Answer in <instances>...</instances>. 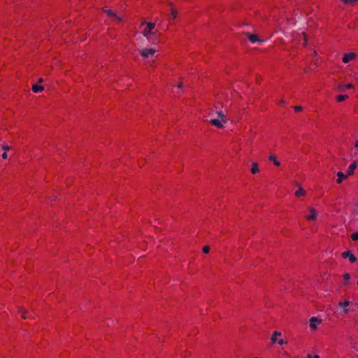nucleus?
<instances>
[{
	"label": "nucleus",
	"instance_id": "nucleus-1",
	"mask_svg": "<svg viewBox=\"0 0 358 358\" xmlns=\"http://www.w3.org/2000/svg\"><path fill=\"white\" fill-rule=\"evenodd\" d=\"M210 117L209 122L218 129H223L227 122L226 113L220 110L212 109L208 114Z\"/></svg>",
	"mask_w": 358,
	"mask_h": 358
},
{
	"label": "nucleus",
	"instance_id": "nucleus-2",
	"mask_svg": "<svg viewBox=\"0 0 358 358\" xmlns=\"http://www.w3.org/2000/svg\"><path fill=\"white\" fill-rule=\"evenodd\" d=\"M140 31L149 41H155L157 37L158 30L153 22H142Z\"/></svg>",
	"mask_w": 358,
	"mask_h": 358
},
{
	"label": "nucleus",
	"instance_id": "nucleus-3",
	"mask_svg": "<svg viewBox=\"0 0 358 358\" xmlns=\"http://www.w3.org/2000/svg\"><path fill=\"white\" fill-rule=\"evenodd\" d=\"M141 56L145 59L152 58L157 50L155 48H145L143 49L140 50Z\"/></svg>",
	"mask_w": 358,
	"mask_h": 358
},
{
	"label": "nucleus",
	"instance_id": "nucleus-4",
	"mask_svg": "<svg viewBox=\"0 0 358 358\" xmlns=\"http://www.w3.org/2000/svg\"><path fill=\"white\" fill-rule=\"evenodd\" d=\"M319 215L318 211L313 207H308L305 218L308 222L315 221Z\"/></svg>",
	"mask_w": 358,
	"mask_h": 358
},
{
	"label": "nucleus",
	"instance_id": "nucleus-5",
	"mask_svg": "<svg viewBox=\"0 0 358 358\" xmlns=\"http://www.w3.org/2000/svg\"><path fill=\"white\" fill-rule=\"evenodd\" d=\"M322 322V319L317 317H312L309 320V327L312 330L316 331L318 329V326L320 325Z\"/></svg>",
	"mask_w": 358,
	"mask_h": 358
},
{
	"label": "nucleus",
	"instance_id": "nucleus-6",
	"mask_svg": "<svg viewBox=\"0 0 358 358\" xmlns=\"http://www.w3.org/2000/svg\"><path fill=\"white\" fill-rule=\"evenodd\" d=\"M341 257L343 259L348 258L350 263H354L357 260V258L355 257V256L350 250H347V251L342 252Z\"/></svg>",
	"mask_w": 358,
	"mask_h": 358
},
{
	"label": "nucleus",
	"instance_id": "nucleus-7",
	"mask_svg": "<svg viewBox=\"0 0 358 358\" xmlns=\"http://www.w3.org/2000/svg\"><path fill=\"white\" fill-rule=\"evenodd\" d=\"M356 58V54L354 52H348L343 55L342 61L343 63L347 64L351 61L355 60Z\"/></svg>",
	"mask_w": 358,
	"mask_h": 358
},
{
	"label": "nucleus",
	"instance_id": "nucleus-8",
	"mask_svg": "<svg viewBox=\"0 0 358 358\" xmlns=\"http://www.w3.org/2000/svg\"><path fill=\"white\" fill-rule=\"evenodd\" d=\"M281 336V333L279 331H274L271 336V341L272 343L278 342L280 345H282L284 343H286V341H284L282 338H278V336Z\"/></svg>",
	"mask_w": 358,
	"mask_h": 358
},
{
	"label": "nucleus",
	"instance_id": "nucleus-9",
	"mask_svg": "<svg viewBox=\"0 0 358 358\" xmlns=\"http://www.w3.org/2000/svg\"><path fill=\"white\" fill-rule=\"evenodd\" d=\"M103 12L111 19L112 21L120 22L121 19L110 9H103Z\"/></svg>",
	"mask_w": 358,
	"mask_h": 358
},
{
	"label": "nucleus",
	"instance_id": "nucleus-10",
	"mask_svg": "<svg viewBox=\"0 0 358 358\" xmlns=\"http://www.w3.org/2000/svg\"><path fill=\"white\" fill-rule=\"evenodd\" d=\"M247 36L248 40L252 43L264 42V40L259 38L256 34H248Z\"/></svg>",
	"mask_w": 358,
	"mask_h": 358
},
{
	"label": "nucleus",
	"instance_id": "nucleus-11",
	"mask_svg": "<svg viewBox=\"0 0 358 358\" xmlns=\"http://www.w3.org/2000/svg\"><path fill=\"white\" fill-rule=\"evenodd\" d=\"M336 176H337V180H336V182L338 184H341L343 182V181L345 179H347L348 178V175L347 174V173L345 174H344L343 172L341 171H338L337 173H336Z\"/></svg>",
	"mask_w": 358,
	"mask_h": 358
},
{
	"label": "nucleus",
	"instance_id": "nucleus-12",
	"mask_svg": "<svg viewBox=\"0 0 358 358\" xmlns=\"http://www.w3.org/2000/svg\"><path fill=\"white\" fill-rule=\"evenodd\" d=\"M357 162H353L350 165V166L348 167V171H347V174L350 176L354 174V172H355V169L357 168Z\"/></svg>",
	"mask_w": 358,
	"mask_h": 358
},
{
	"label": "nucleus",
	"instance_id": "nucleus-13",
	"mask_svg": "<svg viewBox=\"0 0 358 358\" xmlns=\"http://www.w3.org/2000/svg\"><path fill=\"white\" fill-rule=\"evenodd\" d=\"M350 302L349 301H343V302H340V303H338V306H339L340 307L343 308V313H344L345 314L348 313H349V311H350V310H349V309L347 308V307L350 305Z\"/></svg>",
	"mask_w": 358,
	"mask_h": 358
},
{
	"label": "nucleus",
	"instance_id": "nucleus-14",
	"mask_svg": "<svg viewBox=\"0 0 358 358\" xmlns=\"http://www.w3.org/2000/svg\"><path fill=\"white\" fill-rule=\"evenodd\" d=\"M250 171L252 174H256L259 172V165L257 162H252Z\"/></svg>",
	"mask_w": 358,
	"mask_h": 358
},
{
	"label": "nucleus",
	"instance_id": "nucleus-15",
	"mask_svg": "<svg viewBox=\"0 0 358 358\" xmlns=\"http://www.w3.org/2000/svg\"><path fill=\"white\" fill-rule=\"evenodd\" d=\"M294 194L296 197L300 198V197L305 196L306 194V192L302 187H299V189H297L295 192Z\"/></svg>",
	"mask_w": 358,
	"mask_h": 358
},
{
	"label": "nucleus",
	"instance_id": "nucleus-16",
	"mask_svg": "<svg viewBox=\"0 0 358 358\" xmlns=\"http://www.w3.org/2000/svg\"><path fill=\"white\" fill-rule=\"evenodd\" d=\"M43 89L44 88L43 86L37 85V84H34L32 86V91L34 93H38V92H42L43 90Z\"/></svg>",
	"mask_w": 358,
	"mask_h": 358
},
{
	"label": "nucleus",
	"instance_id": "nucleus-17",
	"mask_svg": "<svg viewBox=\"0 0 358 358\" xmlns=\"http://www.w3.org/2000/svg\"><path fill=\"white\" fill-rule=\"evenodd\" d=\"M178 17V12L176 9H174L173 8H171V15H170V20H174L175 19H176Z\"/></svg>",
	"mask_w": 358,
	"mask_h": 358
},
{
	"label": "nucleus",
	"instance_id": "nucleus-18",
	"mask_svg": "<svg viewBox=\"0 0 358 358\" xmlns=\"http://www.w3.org/2000/svg\"><path fill=\"white\" fill-rule=\"evenodd\" d=\"M269 160L273 162L276 166H279L280 165V162L277 160L276 157L275 155H271L269 157Z\"/></svg>",
	"mask_w": 358,
	"mask_h": 358
},
{
	"label": "nucleus",
	"instance_id": "nucleus-19",
	"mask_svg": "<svg viewBox=\"0 0 358 358\" xmlns=\"http://www.w3.org/2000/svg\"><path fill=\"white\" fill-rule=\"evenodd\" d=\"M26 310L24 308H19V314L20 315L21 318L26 319Z\"/></svg>",
	"mask_w": 358,
	"mask_h": 358
},
{
	"label": "nucleus",
	"instance_id": "nucleus-20",
	"mask_svg": "<svg viewBox=\"0 0 358 358\" xmlns=\"http://www.w3.org/2000/svg\"><path fill=\"white\" fill-rule=\"evenodd\" d=\"M348 98V95L341 94V95L337 96L336 101L338 102H341V101L346 100Z\"/></svg>",
	"mask_w": 358,
	"mask_h": 358
},
{
	"label": "nucleus",
	"instance_id": "nucleus-21",
	"mask_svg": "<svg viewBox=\"0 0 358 358\" xmlns=\"http://www.w3.org/2000/svg\"><path fill=\"white\" fill-rule=\"evenodd\" d=\"M343 3L353 5L357 0H341Z\"/></svg>",
	"mask_w": 358,
	"mask_h": 358
},
{
	"label": "nucleus",
	"instance_id": "nucleus-22",
	"mask_svg": "<svg viewBox=\"0 0 358 358\" xmlns=\"http://www.w3.org/2000/svg\"><path fill=\"white\" fill-rule=\"evenodd\" d=\"M341 87L342 90H345V89H351L353 87V86L352 84L348 83V84L341 85Z\"/></svg>",
	"mask_w": 358,
	"mask_h": 358
},
{
	"label": "nucleus",
	"instance_id": "nucleus-23",
	"mask_svg": "<svg viewBox=\"0 0 358 358\" xmlns=\"http://www.w3.org/2000/svg\"><path fill=\"white\" fill-rule=\"evenodd\" d=\"M343 279H344V280L345 282V284H347L348 280L350 279V275L349 273H344L343 275Z\"/></svg>",
	"mask_w": 358,
	"mask_h": 358
},
{
	"label": "nucleus",
	"instance_id": "nucleus-24",
	"mask_svg": "<svg viewBox=\"0 0 358 358\" xmlns=\"http://www.w3.org/2000/svg\"><path fill=\"white\" fill-rule=\"evenodd\" d=\"M351 238L354 241L358 240V231L351 234Z\"/></svg>",
	"mask_w": 358,
	"mask_h": 358
},
{
	"label": "nucleus",
	"instance_id": "nucleus-25",
	"mask_svg": "<svg viewBox=\"0 0 358 358\" xmlns=\"http://www.w3.org/2000/svg\"><path fill=\"white\" fill-rule=\"evenodd\" d=\"M10 149V146L3 145L1 146L2 151L8 152Z\"/></svg>",
	"mask_w": 358,
	"mask_h": 358
},
{
	"label": "nucleus",
	"instance_id": "nucleus-26",
	"mask_svg": "<svg viewBox=\"0 0 358 358\" xmlns=\"http://www.w3.org/2000/svg\"><path fill=\"white\" fill-rule=\"evenodd\" d=\"M209 250H210V248H209L208 246H207V245H206V246H204V247L203 248V252L204 253H208V252H209Z\"/></svg>",
	"mask_w": 358,
	"mask_h": 358
},
{
	"label": "nucleus",
	"instance_id": "nucleus-27",
	"mask_svg": "<svg viewBox=\"0 0 358 358\" xmlns=\"http://www.w3.org/2000/svg\"><path fill=\"white\" fill-rule=\"evenodd\" d=\"M1 157L3 159H6L8 157L7 155V152H5V151H3V152L1 154Z\"/></svg>",
	"mask_w": 358,
	"mask_h": 358
},
{
	"label": "nucleus",
	"instance_id": "nucleus-28",
	"mask_svg": "<svg viewBox=\"0 0 358 358\" xmlns=\"http://www.w3.org/2000/svg\"><path fill=\"white\" fill-rule=\"evenodd\" d=\"M307 358H320L319 355H311L310 354H308L307 355Z\"/></svg>",
	"mask_w": 358,
	"mask_h": 358
},
{
	"label": "nucleus",
	"instance_id": "nucleus-29",
	"mask_svg": "<svg viewBox=\"0 0 358 358\" xmlns=\"http://www.w3.org/2000/svg\"><path fill=\"white\" fill-rule=\"evenodd\" d=\"M301 36H302L303 40V45H306V38L305 34L302 33Z\"/></svg>",
	"mask_w": 358,
	"mask_h": 358
},
{
	"label": "nucleus",
	"instance_id": "nucleus-30",
	"mask_svg": "<svg viewBox=\"0 0 358 358\" xmlns=\"http://www.w3.org/2000/svg\"><path fill=\"white\" fill-rule=\"evenodd\" d=\"M182 85H183V83L182 81L179 82L177 85L178 88H179V89L181 88L182 87Z\"/></svg>",
	"mask_w": 358,
	"mask_h": 358
},
{
	"label": "nucleus",
	"instance_id": "nucleus-31",
	"mask_svg": "<svg viewBox=\"0 0 358 358\" xmlns=\"http://www.w3.org/2000/svg\"><path fill=\"white\" fill-rule=\"evenodd\" d=\"M355 146L357 148H358V141L355 143Z\"/></svg>",
	"mask_w": 358,
	"mask_h": 358
},
{
	"label": "nucleus",
	"instance_id": "nucleus-32",
	"mask_svg": "<svg viewBox=\"0 0 358 358\" xmlns=\"http://www.w3.org/2000/svg\"><path fill=\"white\" fill-rule=\"evenodd\" d=\"M43 81V79L42 78H40L39 79V82H42Z\"/></svg>",
	"mask_w": 358,
	"mask_h": 358
},
{
	"label": "nucleus",
	"instance_id": "nucleus-33",
	"mask_svg": "<svg viewBox=\"0 0 358 358\" xmlns=\"http://www.w3.org/2000/svg\"><path fill=\"white\" fill-rule=\"evenodd\" d=\"M357 285H358V280H357Z\"/></svg>",
	"mask_w": 358,
	"mask_h": 358
}]
</instances>
